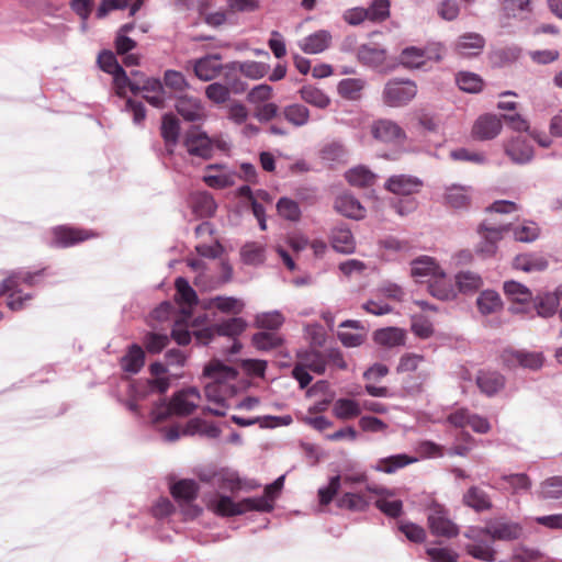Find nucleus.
<instances>
[{
	"label": "nucleus",
	"instance_id": "f704fd0d",
	"mask_svg": "<svg viewBox=\"0 0 562 562\" xmlns=\"http://www.w3.org/2000/svg\"><path fill=\"white\" fill-rule=\"evenodd\" d=\"M509 233L513 234L516 241L532 243L539 237L540 228L537 223L532 221H522L517 224L512 223Z\"/></svg>",
	"mask_w": 562,
	"mask_h": 562
},
{
	"label": "nucleus",
	"instance_id": "cd10ccee",
	"mask_svg": "<svg viewBox=\"0 0 562 562\" xmlns=\"http://www.w3.org/2000/svg\"><path fill=\"white\" fill-rule=\"evenodd\" d=\"M485 46L484 37L479 33H465L459 36L456 43V50L462 56H476Z\"/></svg>",
	"mask_w": 562,
	"mask_h": 562
},
{
	"label": "nucleus",
	"instance_id": "72a5a7b5",
	"mask_svg": "<svg viewBox=\"0 0 562 562\" xmlns=\"http://www.w3.org/2000/svg\"><path fill=\"white\" fill-rule=\"evenodd\" d=\"M246 327L247 322L243 317H232L214 324L216 335L233 339L241 335Z\"/></svg>",
	"mask_w": 562,
	"mask_h": 562
},
{
	"label": "nucleus",
	"instance_id": "f03ea898",
	"mask_svg": "<svg viewBox=\"0 0 562 562\" xmlns=\"http://www.w3.org/2000/svg\"><path fill=\"white\" fill-rule=\"evenodd\" d=\"M300 361L293 368L292 375L299 382V386H308L312 381L311 372L323 374L326 370L325 353L310 350L299 355Z\"/></svg>",
	"mask_w": 562,
	"mask_h": 562
},
{
	"label": "nucleus",
	"instance_id": "69168bd1",
	"mask_svg": "<svg viewBox=\"0 0 562 562\" xmlns=\"http://www.w3.org/2000/svg\"><path fill=\"white\" fill-rule=\"evenodd\" d=\"M239 71L247 78L257 80L268 74L269 65L260 61L247 60L238 64Z\"/></svg>",
	"mask_w": 562,
	"mask_h": 562
},
{
	"label": "nucleus",
	"instance_id": "7c9ffc66",
	"mask_svg": "<svg viewBox=\"0 0 562 562\" xmlns=\"http://www.w3.org/2000/svg\"><path fill=\"white\" fill-rule=\"evenodd\" d=\"M560 297H562V284L558 286L554 293L538 295L535 299V308L537 314L541 317L552 316L559 306Z\"/></svg>",
	"mask_w": 562,
	"mask_h": 562
},
{
	"label": "nucleus",
	"instance_id": "ea45409f",
	"mask_svg": "<svg viewBox=\"0 0 562 562\" xmlns=\"http://www.w3.org/2000/svg\"><path fill=\"white\" fill-rule=\"evenodd\" d=\"M445 203L456 210L467 209L470 204L468 189L458 184L448 187L445 193Z\"/></svg>",
	"mask_w": 562,
	"mask_h": 562
},
{
	"label": "nucleus",
	"instance_id": "680f3d73",
	"mask_svg": "<svg viewBox=\"0 0 562 562\" xmlns=\"http://www.w3.org/2000/svg\"><path fill=\"white\" fill-rule=\"evenodd\" d=\"M456 81L462 91L469 93H476L481 91L483 87L482 78L474 72L461 71L457 75Z\"/></svg>",
	"mask_w": 562,
	"mask_h": 562
},
{
	"label": "nucleus",
	"instance_id": "37998d69",
	"mask_svg": "<svg viewBox=\"0 0 562 562\" xmlns=\"http://www.w3.org/2000/svg\"><path fill=\"white\" fill-rule=\"evenodd\" d=\"M160 130L166 146L170 148V151H172V148L177 145L179 138V120L173 114H165L162 116Z\"/></svg>",
	"mask_w": 562,
	"mask_h": 562
},
{
	"label": "nucleus",
	"instance_id": "aec40b11",
	"mask_svg": "<svg viewBox=\"0 0 562 562\" xmlns=\"http://www.w3.org/2000/svg\"><path fill=\"white\" fill-rule=\"evenodd\" d=\"M330 243L337 252L349 255L356 249L355 237L346 224H339L331 229Z\"/></svg>",
	"mask_w": 562,
	"mask_h": 562
},
{
	"label": "nucleus",
	"instance_id": "393cba45",
	"mask_svg": "<svg viewBox=\"0 0 562 562\" xmlns=\"http://www.w3.org/2000/svg\"><path fill=\"white\" fill-rule=\"evenodd\" d=\"M145 364V351L138 344L127 347L125 355L120 359L121 369L130 374H136Z\"/></svg>",
	"mask_w": 562,
	"mask_h": 562
},
{
	"label": "nucleus",
	"instance_id": "c756f323",
	"mask_svg": "<svg viewBox=\"0 0 562 562\" xmlns=\"http://www.w3.org/2000/svg\"><path fill=\"white\" fill-rule=\"evenodd\" d=\"M190 204L193 213L199 217H211L217 209L212 194L206 191L193 193L190 196Z\"/></svg>",
	"mask_w": 562,
	"mask_h": 562
},
{
	"label": "nucleus",
	"instance_id": "338daca9",
	"mask_svg": "<svg viewBox=\"0 0 562 562\" xmlns=\"http://www.w3.org/2000/svg\"><path fill=\"white\" fill-rule=\"evenodd\" d=\"M169 337L166 334L147 333L143 338V344L149 353H159L167 347Z\"/></svg>",
	"mask_w": 562,
	"mask_h": 562
},
{
	"label": "nucleus",
	"instance_id": "4be33fe9",
	"mask_svg": "<svg viewBox=\"0 0 562 562\" xmlns=\"http://www.w3.org/2000/svg\"><path fill=\"white\" fill-rule=\"evenodd\" d=\"M221 59L222 57L218 54L207 55L198 59L194 63L195 76L203 81L214 79L223 68Z\"/></svg>",
	"mask_w": 562,
	"mask_h": 562
},
{
	"label": "nucleus",
	"instance_id": "1a4fd4ad",
	"mask_svg": "<svg viewBox=\"0 0 562 562\" xmlns=\"http://www.w3.org/2000/svg\"><path fill=\"white\" fill-rule=\"evenodd\" d=\"M90 237L88 232L66 225L56 226L52 231L49 245L58 248H68Z\"/></svg>",
	"mask_w": 562,
	"mask_h": 562
},
{
	"label": "nucleus",
	"instance_id": "bf43d9fd",
	"mask_svg": "<svg viewBox=\"0 0 562 562\" xmlns=\"http://www.w3.org/2000/svg\"><path fill=\"white\" fill-rule=\"evenodd\" d=\"M371 499L362 493L347 492L338 499V506L350 510H364Z\"/></svg>",
	"mask_w": 562,
	"mask_h": 562
},
{
	"label": "nucleus",
	"instance_id": "423d86ee",
	"mask_svg": "<svg viewBox=\"0 0 562 562\" xmlns=\"http://www.w3.org/2000/svg\"><path fill=\"white\" fill-rule=\"evenodd\" d=\"M428 525L435 536L450 538L458 535V527L450 520L447 510L438 504L428 509Z\"/></svg>",
	"mask_w": 562,
	"mask_h": 562
},
{
	"label": "nucleus",
	"instance_id": "5701e85b",
	"mask_svg": "<svg viewBox=\"0 0 562 562\" xmlns=\"http://www.w3.org/2000/svg\"><path fill=\"white\" fill-rule=\"evenodd\" d=\"M358 60L371 68H379L386 59V50L374 43L362 44L358 48Z\"/></svg>",
	"mask_w": 562,
	"mask_h": 562
},
{
	"label": "nucleus",
	"instance_id": "6ab92c4d",
	"mask_svg": "<svg viewBox=\"0 0 562 562\" xmlns=\"http://www.w3.org/2000/svg\"><path fill=\"white\" fill-rule=\"evenodd\" d=\"M462 502L476 513L488 512L493 508L490 494L477 485H472L467 490L462 496Z\"/></svg>",
	"mask_w": 562,
	"mask_h": 562
},
{
	"label": "nucleus",
	"instance_id": "c85d7f7f",
	"mask_svg": "<svg viewBox=\"0 0 562 562\" xmlns=\"http://www.w3.org/2000/svg\"><path fill=\"white\" fill-rule=\"evenodd\" d=\"M207 507L218 516L229 517L243 515V506L240 502H234L232 497L218 495L211 499Z\"/></svg>",
	"mask_w": 562,
	"mask_h": 562
},
{
	"label": "nucleus",
	"instance_id": "49530a36",
	"mask_svg": "<svg viewBox=\"0 0 562 562\" xmlns=\"http://www.w3.org/2000/svg\"><path fill=\"white\" fill-rule=\"evenodd\" d=\"M115 92L119 97H125L128 89L133 94L139 92V80L130 78L124 68H120L112 75Z\"/></svg>",
	"mask_w": 562,
	"mask_h": 562
},
{
	"label": "nucleus",
	"instance_id": "052dcab7",
	"mask_svg": "<svg viewBox=\"0 0 562 562\" xmlns=\"http://www.w3.org/2000/svg\"><path fill=\"white\" fill-rule=\"evenodd\" d=\"M283 323L284 317L279 311L258 314L255 319L256 327L267 329L266 331H276Z\"/></svg>",
	"mask_w": 562,
	"mask_h": 562
},
{
	"label": "nucleus",
	"instance_id": "c9c22d12",
	"mask_svg": "<svg viewBox=\"0 0 562 562\" xmlns=\"http://www.w3.org/2000/svg\"><path fill=\"white\" fill-rule=\"evenodd\" d=\"M499 481L504 482L506 485H495L493 487L497 490H510L513 494L526 492L531 487V481L526 473L504 474L499 477Z\"/></svg>",
	"mask_w": 562,
	"mask_h": 562
},
{
	"label": "nucleus",
	"instance_id": "58836bf2",
	"mask_svg": "<svg viewBox=\"0 0 562 562\" xmlns=\"http://www.w3.org/2000/svg\"><path fill=\"white\" fill-rule=\"evenodd\" d=\"M514 266L518 270L532 272L546 270L549 266V262L543 256L526 254L517 256L514 260Z\"/></svg>",
	"mask_w": 562,
	"mask_h": 562
},
{
	"label": "nucleus",
	"instance_id": "ddd939ff",
	"mask_svg": "<svg viewBox=\"0 0 562 562\" xmlns=\"http://www.w3.org/2000/svg\"><path fill=\"white\" fill-rule=\"evenodd\" d=\"M384 187L396 195H412L420 191L423 181L412 175H394L386 180Z\"/></svg>",
	"mask_w": 562,
	"mask_h": 562
},
{
	"label": "nucleus",
	"instance_id": "13d9d810",
	"mask_svg": "<svg viewBox=\"0 0 562 562\" xmlns=\"http://www.w3.org/2000/svg\"><path fill=\"white\" fill-rule=\"evenodd\" d=\"M347 149L339 142H331L321 149V158L329 164H341L347 160Z\"/></svg>",
	"mask_w": 562,
	"mask_h": 562
},
{
	"label": "nucleus",
	"instance_id": "7ed1b4c3",
	"mask_svg": "<svg viewBox=\"0 0 562 562\" xmlns=\"http://www.w3.org/2000/svg\"><path fill=\"white\" fill-rule=\"evenodd\" d=\"M417 94V86L409 79H391L382 92L383 102L392 108H400L411 102Z\"/></svg>",
	"mask_w": 562,
	"mask_h": 562
},
{
	"label": "nucleus",
	"instance_id": "e433bc0d",
	"mask_svg": "<svg viewBox=\"0 0 562 562\" xmlns=\"http://www.w3.org/2000/svg\"><path fill=\"white\" fill-rule=\"evenodd\" d=\"M416 458H411L406 454H395L387 458L379 459L372 468L375 471L384 473H394L401 468L416 462Z\"/></svg>",
	"mask_w": 562,
	"mask_h": 562
},
{
	"label": "nucleus",
	"instance_id": "2eb2a0df",
	"mask_svg": "<svg viewBox=\"0 0 562 562\" xmlns=\"http://www.w3.org/2000/svg\"><path fill=\"white\" fill-rule=\"evenodd\" d=\"M372 136L382 143H398L405 137L404 131L393 121L381 119L371 126Z\"/></svg>",
	"mask_w": 562,
	"mask_h": 562
},
{
	"label": "nucleus",
	"instance_id": "a19ab883",
	"mask_svg": "<svg viewBox=\"0 0 562 562\" xmlns=\"http://www.w3.org/2000/svg\"><path fill=\"white\" fill-rule=\"evenodd\" d=\"M171 495L178 502L189 503L196 498L199 486L194 480H180L170 488Z\"/></svg>",
	"mask_w": 562,
	"mask_h": 562
},
{
	"label": "nucleus",
	"instance_id": "39448f33",
	"mask_svg": "<svg viewBox=\"0 0 562 562\" xmlns=\"http://www.w3.org/2000/svg\"><path fill=\"white\" fill-rule=\"evenodd\" d=\"M464 536L471 540V542L467 543L464 547L468 554L483 562L495 561L496 551L492 543L483 538V536H486L483 528H471Z\"/></svg>",
	"mask_w": 562,
	"mask_h": 562
},
{
	"label": "nucleus",
	"instance_id": "a878e982",
	"mask_svg": "<svg viewBox=\"0 0 562 562\" xmlns=\"http://www.w3.org/2000/svg\"><path fill=\"white\" fill-rule=\"evenodd\" d=\"M334 206L338 213L352 220H361L366 216L364 207L359 200L351 194L337 196Z\"/></svg>",
	"mask_w": 562,
	"mask_h": 562
},
{
	"label": "nucleus",
	"instance_id": "a211bd4d",
	"mask_svg": "<svg viewBox=\"0 0 562 562\" xmlns=\"http://www.w3.org/2000/svg\"><path fill=\"white\" fill-rule=\"evenodd\" d=\"M512 223L498 221L493 216L486 217L477 227V233L481 238H486L495 246L509 233Z\"/></svg>",
	"mask_w": 562,
	"mask_h": 562
},
{
	"label": "nucleus",
	"instance_id": "f8f14e48",
	"mask_svg": "<svg viewBox=\"0 0 562 562\" xmlns=\"http://www.w3.org/2000/svg\"><path fill=\"white\" fill-rule=\"evenodd\" d=\"M428 292L431 296L440 301H451L457 297V289L446 271L441 269L432 279L427 280Z\"/></svg>",
	"mask_w": 562,
	"mask_h": 562
},
{
	"label": "nucleus",
	"instance_id": "864d4df0",
	"mask_svg": "<svg viewBox=\"0 0 562 562\" xmlns=\"http://www.w3.org/2000/svg\"><path fill=\"white\" fill-rule=\"evenodd\" d=\"M240 257L245 265L259 266L266 259L265 246L255 241L247 243L240 249Z\"/></svg>",
	"mask_w": 562,
	"mask_h": 562
},
{
	"label": "nucleus",
	"instance_id": "5fc2aeb1",
	"mask_svg": "<svg viewBox=\"0 0 562 562\" xmlns=\"http://www.w3.org/2000/svg\"><path fill=\"white\" fill-rule=\"evenodd\" d=\"M210 481L214 486L232 492L238 490L240 484L237 473L227 469L215 472Z\"/></svg>",
	"mask_w": 562,
	"mask_h": 562
},
{
	"label": "nucleus",
	"instance_id": "4468645a",
	"mask_svg": "<svg viewBox=\"0 0 562 562\" xmlns=\"http://www.w3.org/2000/svg\"><path fill=\"white\" fill-rule=\"evenodd\" d=\"M237 370L231 366L225 364L218 359H213L203 368V378L210 380L205 386H211V383H228L237 378Z\"/></svg>",
	"mask_w": 562,
	"mask_h": 562
},
{
	"label": "nucleus",
	"instance_id": "603ef678",
	"mask_svg": "<svg viewBox=\"0 0 562 562\" xmlns=\"http://www.w3.org/2000/svg\"><path fill=\"white\" fill-rule=\"evenodd\" d=\"M521 56V48L512 45L497 48L491 53V60L496 67H505L517 61Z\"/></svg>",
	"mask_w": 562,
	"mask_h": 562
},
{
	"label": "nucleus",
	"instance_id": "9d476101",
	"mask_svg": "<svg viewBox=\"0 0 562 562\" xmlns=\"http://www.w3.org/2000/svg\"><path fill=\"white\" fill-rule=\"evenodd\" d=\"M20 277L12 276L0 285V296L9 293L7 305L11 311L22 310L27 302L32 301L31 294H22V291L18 289L20 286Z\"/></svg>",
	"mask_w": 562,
	"mask_h": 562
},
{
	"label": "nucleus",
	"instance_id": "774afa93",
	"mask_svg": "<svg viewBox=\"0 0 562 562\" xmlns=\"http://www.w3.org/2000/svg\"><path fill=\"white\" fill-rule=\"evenodd\" d=\"M243 514L251 510L269 513L273 509L274 504H272L271 499L262 496L256 497H247L241 501Z\"/></svg>",
	"mask_w": 562,
	"mask_h": 562
},
{
	"label": "nucleus",
	"instance_id": "0e129e2a",
	"mask_svg": "<svg viewBox=\"0 0 562 562\" xmlns=\"http://www.w3.org/2000/svg\"><path fill=\"white\" fill-rule=\"evenodd\" d=\"M540 496L544 499L562 498V476H552L540 485Z\"/></svg>",
	"mask_w": 562,
	"mask_h": 562
},
{
	"label": "nucleus",
	"instance_id": "20e7f679",
	"mask_svg": "<svg viewBox=\"0 0 562 562\" xmlns=\"http://www.w3.org/2000/svg\"><path fill=\"white\" fill-rule=\"evenodd\" d=\"M183 145L191 156L209 159L213 155L214 140L198 125L187 130Z\"/></svg>",
	"mask_w": 562,
	"mask_h": 562
},
{
	"label": "nucleus",
	"instance_id": "473e14b6",
	"mask_svg": "<svg viewBox=\"0 0 562 562\" xmlns=\"http://www.w3.org/2000/svg\"><path fill=\"white\" fill-rule=\"evenodd\" d=\"M207 170L220 169L222 170L217 175H206L203 177V181L213 189H224L235 184L236 173L228 171L222 165H209Z\"/></svg>",
	"mask_w": 562,
	"mask_h": 562
},
{
	"label": "nucleus",
	"instance_id": "79ce46f5",
	"mask_svg": "<svg viewBox=\"0 0 562 562\" xmlns=\"http://www.w3.org/2000/svg\"><path fill=\"white\" fill-rule=\"evenodd\" d=\"M283 337L276 331L261 330L252 335V345L261 351H270L283 345Z\"/></svg>",
	"mask_w": 562,
	"mask_h": 562
},
{
	"label": "nucleus",
	"instance_id": "4d7b16f0",
	"mask_svg": "<svg viewBox=\"0 0 562 562\" xmlns=\"http://www.w3.org/2000/svg\"><path fill=\"white\" fill-rule=\"evenodd\" d=\"M366 86V81L360 78H347L339 81L338 93L348 100H358L361 91Z\"/></svg>",
	"mask_w": 562,
	"mask_h": 562
},
{
	"label": "nucleus",
	"instance_id": "f3484780",
	"mask_svg": "<svg viewBox=\"0 0 562 562\" xmlns=\"http://www.w3.org/2000/svg\"><path fill=\"white\" fill-rule=\"evenodd\" d=\"M504 149L506 156L516 165L529 164L535 156L532 145L520 136L510 139Z\"/></svg>",
	"mask_w": 562,
	"mask_h": 562
},
{
	"label": "nucleus",
	"instance_id": "412c9836",
	"mask_svg": "<svg viewBox=\"0 0 562 562\" xmlns=\"http://www.w3.org/2000/svg\"><path fill=\"white\" fill-rule=\"evenodd\" d=\"M503 358L508 363H517L518 366L530 370H537L543 364V357L540 352L506 350Z\"/></svg>",
	"mask_w": 562,
	"mask_h": 562
},
{
	"label": "nucleus",
	"instance_id": "2f4dec72",
	"mask_svg": "<svg viewBox=\"0 0 562 562\" xmlns=\"http://www.w3.org/2000/svg\"><path fill=\"white\" fill-rule=\"evenodd\" d=\"M411 274L415 279L427 278L432 279L442 268L438 262L429 256H420L411 262Z\"/></svg>",
	"mask_w": 562,
	"mask_h": 562
},
{
	"label": "nucleus",
	"instance_id": "0eeeda50",
	"mask_svg": "<svg viewBox=\"0 0 562 562\" xmlns=\"http://www.w3.org/2000/svg\"><path fill=\"white\" fill-rule=\"evenodd\" d=\"M367 491L378 496L375 506L384 515L396 518L402 514L403 503L394 497V491L378 485H367Z\"/></svg>",
	"mask_w": 562,
	"mask_h": 562
},
{
	"label": "nucleus",
	"instance_id": "6e6552de",
	"mask_svg": "<svg viewBox=\"0 0 562 562\" xmlns=\"http://www.w3.org/2000/svg\"><path fill=\"white\" fill-rule=\"evenodd\" d=\"M483 531L493 540L512 541L519 539L524 529L519 522L494 520L488 522L483 528Z\"/></svg>",
	"mask_w": 562,
	"mask_h": 562
},
{
	"label": "nucleus",
	"instance_id": "6e6d98bb",
	"mask_svg": "<svg viewBox=\"0 0 562 562\" xmlns=\"http://www.w3.org/2000/svg\"><path fill=\"white\" fill-rule=\"evenodd\" d=\"M426 61V50L416 46L405 47L400 55V64L406 68H420Z\"/></svg>",
	"mask_w": 562,
	"mask_h": 562
},
{
	"label": "nucleus",
	"instance_id": "a18cd8bd",
	"mask_svg": "<svg viewBox=\"0 0 562 562\" xmlns=\"http://www.w3.org/2000/svg\"><path fill=\"white\" fill-rule=\"evenodd\" d=\"M362 412V405L351 398H339L334 403L333 414L338 419H351L358 417Z\"/></svg>",
	"mask_w": 562,
	"mask_h": 562
},
{
	"label": "nucleus",
	"instance_id": "bb28decb",
	"mask_svg": "<svg viewBox=\"0 0 562 562\" xmlns=\"http://www.w3.org/2000/svg\"><path fill=\"white\" fill-rule=\"evenodd\" d=\"M373 340L375 344L386 348L404 346L406 331L398 327L380 328L373 333Z\"/></svg>",
	"mask_w": 562,
	"mask_h": 562
},
{
	"label": "nucleus",
	"instance_id": "f257e3e1",
	"mask_svg": "<svg viewBox=\"0 0 562 562\" xmlns=\"http://www.w3.org/2000/svg\"><path fill=\"white\" fill-rule=\"evenodd\" d=\"M167 389H117L115 397L128 411L142 415L144 408L150 406V422L157 425L172 415H189L202 402L200 390L203 391L206 405L204 409L217 415H225L229 408V397L234 389H180L170 402H166Z\"/></svg>",
	"mask_w": 562,
	"mask_h": 562
},
{
	"label": "nucleus",
	"instance_id": "3c124183",
	"mask_svg": "<svg viewBox=\"0 0 562 562\" xmlns=\"http://www.w3.org/2000/svg\"><path fill=\"white\" fill-rule=\"evenodd\" d=\"M503 290L508 300L515 303L525 304L532 299L531 291L525 284L514 280L505 281Z\"/></svg>",
	"mask_w": 562,
	"mask_h": 562
},
{
	"label": "nucleus",
	"instance_id": "c03bdc74",
	"mask_svg": "<svg viewBox=\"0 0 562 562\" xmlns=\"http://www.w3.org/2000/svg\"><path fill=\"white\" fill-rule=\"evenodd\" d=\"M282 115L295 127L305 126L310 122V110L301 103H292L284 106Z\"/></svg>",
	"mask_w": 562,
	"mask_h": 562
},
{
	"label": "nucleus",
	"instance_id": "dca6fc26",
	"mask_svg": "<svg viewBox=\"0 0 562 562\" xmlns=\"http://www.w3.org/2000/svg\"><path fill=\"white\" fill-rule=\"evenodd\" d=\"M176 110L188 122H200L206 116L201 100L194 97L180 95L176 100Z\"/></svg>",
	"mask_w": 562,
	"mask_h": 562
},
{
	"label": "nucleus",
	"instance_id": "b1692460",
	"mask_svg": "<svg viewBox=\"0 0 562 562\" xmlns=\"http://www.w3.org/2000/svg\"><path fill=\"white\" fill-rule=\"evenodd\" d=\"M330 42H331L330 32L326 31V30H319V31L312 33L308 36L304 37L299 43V46L305 54L314 55V54L323 53L325 49H327Z\"/></svg>",
	"mask_w": 562,
	"mask_h": 562
},
{
	"label": "nucleus",
	"instance_id": "09e8293b",
	"mask_svg": "<svg viewBox=\"0 0 562 562\" xmlns=\"http://www.w3.org/2000/svg\"><path fill=\"white\" fill-rule=\"evenodd\" d=\"M299 92L303 101L315 108L326 109L330 104V98L317 87L303 86Z\"/></svg>",
	"mask_w": 562,
	"mask_h": 562
},
{
	"label": "nucleus",
	"instance_id": "9b49d317",
	"mask_svg": "<svg viewBox=\"0 0 562 562\" xmlns=\"http://www.w3.org/2000/svg\"><path fill=\"white\" fill-rule=\"evenodd\" d=\"M503 127L502 119L495 114L479 116L472 127V136L477 140L493 139L501 133Z\"/></svg>",
	"mask_w": 562,
	"mask_h": 562
},
{
	"label": "nucleus",
	"instance_id": "de8ad7c7",
	"mask_svg": "<svg viewBox=\"0 0 562 562\" xmlns=\"http://www.w3.org/2000/svg\"><path fill=\"white\" fill-rule=\"evenodd\" d=\"M346 180L355 187L366 188L374 183L375 175L366 166L350 168L346 175Z\"/></svg>",
	"mask_w": 562,
	"mask_h": 562
},
{
	"label": "nucleus",
	"instance_id": "8fccbe9b",
	"mask_svg": "<svg viewBox=\"0 0 562 562\" xmlns=\"http://www.w3.org/2000/svg\"><path fill=\"white\" fill-rule=\"evenodd\" d=\"M476 305L483 315H490L499 311L503 303L497 292L493 290H485L477 296Z\"/></svg>",
	"mask_w": 562,
	"mask_h": 562
},
{
	"label": "nucleus",
	"instance_id": "e2e57ef3",
	"mask_svg": "<svg viewBox=\"0 0 562 562\" xmlns=\"http://www.w3.org/2000/svg\"><path fill=\"white\" fill-rule=\"evenodd\" d=\"M277 211L286 221L297 222L301 218V209L297 202L285 196L278 200Z\"/></svg>",
	"mask_w": 562,
	"mask_h": 562
},
{
	"label": "nucleus",
	"instance_id": "4c0bfd02",
	"mask_svg": "<svg viewBox=\"0 0 562 562\" xmlns=\"http://www.w3.org/2000/svg\"><path fill=\"white\" fill-rule=\"evenodd\" d=\"M456 285L463 294L474 293L483 285L481 276L470 270H463L456 274Z\"/></svg>",
	"mask_w": 562,
	"mask_h": 562
}]
</instances>
